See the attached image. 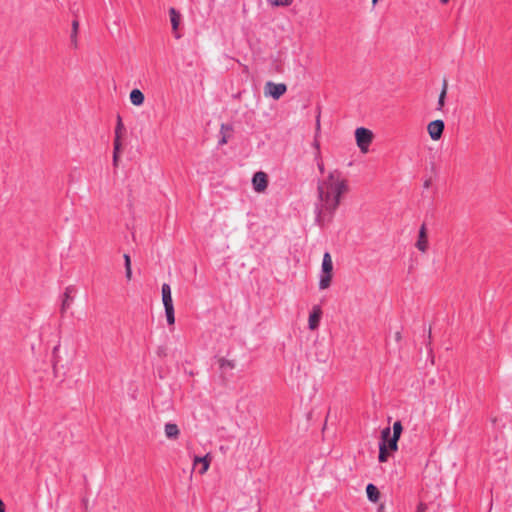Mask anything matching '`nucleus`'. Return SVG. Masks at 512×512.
<instances>
[{
    "instance_id": "1",
    "label": "nucleus",
    "mask_w": 512,
    "mask_h": 512,
    "mask_svg": "<svg viewBox=\"0 0 512 512\" xmlns=\"http://www.w3.org/2000/svg\"><path fill=\"white\" fill-rule=\"evenodd\" d=\"M349 191L348 181L338 170L330 172L326 179L319 181L317 186L319 203L316 206V222L325 226L333 219L342 195Z\"/></svg>"
},
{
    "instance_id": "2",
    "label": "nucleus",
    "mask_w": 512,
    "mask_h": 512,
    "mask_svg": "<svg viewBox=\"0 0 512 512\" xmlns=\"http://www.w3.org/2000/svg\"><path fill=\"white\" fill-rule=\"evenodd\" d=\"M333 262L329 252H325L322 260V274L319 280V288L324 290L331 285Z\"/></svg>"
},
{
    "instance_id": "3",
    "label": "nucleus",
    "mask_w": 512,
    "mask_h": 512,
    "mask_svg": "<svg viewBox=\"0 0 512 512\" xmlns=\"http://www.w3.org/2000/svg\"><path fill=\"white\" fill-rule=\"evenodd\" d=\"M355 138L360 151L363 153L368 152L369 146L373 140L372 131L364 127H359L355 131Z\"/></svg>"
},
{
    "instance_id": "4",
    "label": "nucleus",
    "mask_w": 512,
    "mask_h": 512,
    "mask_svg": "<svg viewBox=\"0 0 512 512\" xmlns=\"http://www.w3.org/2000/svg\"><path fill=\"white\" fill-rule=\"evenodd\" d=\"M287 91L284 83L267 82L265 85V94L270 95L273 99L278 100Z\"/></svg>"
},
{
    "instance_id": "5",
    "label": "nucleus",
    "mask_w": 512,
    "mask_h": 512,
    "mask_svg": "<svg viewBox=\"0 0 512 512\" xmlns=\"http://www.w3.org/2000/svg\"><path fill=\"white\" fill-rule=\"evenodd\" d=\"M445 128V124L443 120L437 119L434 121H431L427 126V131L430 136V138L434 141L439 140L442 135Z\"/></svg>"
},
{
    "instance_id": "6",
    "label": "nucleus",
    "mask_w": 512,
    "mask_h": 512,
    "mask_svg": "<svg viewBox=\"0 0 512 512\" xmlns=\"http://www.w3.org/2000/svg\"><path fill=\"white\" fill-rule=\"evenodd\" d=\"M253 188L256 192H263L268 186V176L263 171H258L252 178Z\"/></svg>"
},
{
    "instance_id": "7",
    "label": "nucleus",
    "mask_w": 512,
    "mask_h": 512,
    "mask_svg": "<svg viewBox=\"0 0 512 512\" xmlns=\"http://www.w3.org/2000/svg\"><path fill=\"white\" fill-rule=\"evenodd\" d=\"M416 247L419 251L425 253L428 249V237H427V228L425 224H422L419 229L418 240L416 242Z\"/></svg>"
},
{
    "instance_id": "8",
    "label": "nucleus",
    "mask_w": 512,
    "mask_h": 512,
    "mask_svg": "<svg viewBox=\"0 0 512 512\" xmlns=\"http://www.w3.org/2000/svg\"><path fill=\"white\" fill-rule=\"evenodd\" d=\"M75 291L74 286L70 285L65 288V292L63 294V300L60 308L61 314H64L66 310L70 307L73 298L71 294Z\"/></svg>"
},
{
    "instance_id": "9",
    "label": "nucleus",
    "mask_w": 512,
    "mask_h": 512,
    "mask_svg": "<svg viewBox=\"0 0 512 512\" xmlns=\"http://www.w3.org/2000/svg\"><path fill=\"white\" fill-rule=\"evenodd\" d=\"M321 315H322V311H321L320 307H318V306L314 307L313 311L309 315V321H308L309 328L311 330H315L316 328H318Z\"/></svg>"
},
{
    "instance_id": "10",
    "label": "nucleus",
    "mask_w": 512,
    "mask_h": 512,
    "mask_svg": "<svg viewBox=\"0 0 512 512\" xmlns=\"http://www.w3.org/2000/svg\"><path fill=\"white\" fill-rule=\"evenodd\" d=\"M233 127L230 124H222L220 128L221 138L218 142L219 145H224L231 138Z\"/></svg>"
},
{
    "instance_id": "11",
    "label": "nucleus",
    "mask_w": 512,
    "mask_h": 512,
    "mask_svg": "<svg viewBox=\"0 0 512 512\" xmlns=\"http://www.w3.org/2000/svg\"><path fill=\"white\" fill-rule=\"evenodd\" d=\"M164 431H165V436L171 440L178 439V437L180 435V430H179L178 426L174 423H166Z\"/></svg>"
},
{
    "instance_id": "12",
    "label": "nucleus",
    "mask_w": 512,
    "mask_h": 512,
    "mask_svg": "<svg viewBox=\"0 0 512 512\" xmlns=\"http://www.w3.org/2000/svg\"><path fill=\"white\" fill-rule=\"evenodd\" d=\"M161 290H162V301H163L164 308L173 306L170 285L167 283H164L162 285Z\"/></svg>"
},
{
    "instance_id": "13",
    "label": "nucleus",
    "mask_w": 512,
    "mask_h": 512,
    "mask_svg": "<svg viewBox=\"0 0 512 512\" xmlns=\"http://www.w3.org/2000/svg\"><path fill=\"white\" fill-rule=\"evenodd\" d=\"M130 101L135 106H141L145 101V96L143 92L139 89H133L130 92Z\"/></svg>"
},
{
    "instance_id": "14",
    "label": "nucleus",
    "mask_w": 512,
    "mask_h": 512,
    "mask_svg": "<svg viewBox=\"0 0 512 512\" xmlns=\"http://www.w3.org/2000/svg\"><path fill=\"white\" fill-rule=\"evenodd\" d=\"M197 464H200V466H201V468L199 469V474L203 475L204 473H206V471L208 470L209 465H210V459H209L208 455H206L204 457L196 456L193 461L194 467Z\"/></svg>"
},
{
    "instance_id": "15",
    "label": "nucleus",
    "mask_w": 512,
    "mask_h": 512,
    "mask_svg": "<svg viewBox=\"0 0 512 512\" xmlns=\"http://www.w3.org/2000/svg\"><path fill=\"white\" fill-rule=\"evenodd\" d=\"M366 493H367V497L368 499L371 501V502H378L379 498H380V492L378 490V488L372 484V483H369L366 487Z\"/></svg>"
},
{
    "instance_id": "16",
    "label": "nucleus",
    "mask_w": 512,
    "mask_h": 512,
    "mask_svg": "<svg viewBox=\"0 0 512 512\" xmlns=\"http://www.w3.org/2000/svg\"><path fill=\"white\" fill-rule=\"evenodd\" d=\"M169 15H170V21H171V25H172V30L175 32L178 30L180 20H181V15L174 7H171L169 9Z\"/></svg>"
},
{
    "instance_id": "17",
    "label": "nucleus",
    "mask_w": 512,
    "mask_h": 512,
    "mask_svg": "<svg viewBox=\"0 0 512 512\" xmlns=\"http://www.w3.org/2000/svg\"><path fill=\"white\" fill-rule=\"evenodd\" d=\"M448 82L446 79L443 80L442 89L438 98L437 110L441 111L445 105V99L447 95Z\"/></svg>"
},
{
    "instance_id": "18",
    "label": "nucleus",
    "mask_w": 512,
    "mask_h": 512,
    "mask_svg": "<svg viewBox=\"0 0 512 512\" xmlns=\"http://www.w3.org/2000/svg\"><path fill=\"white\" fill-rule=\"evenodd\" d=\"M78 31H79V21L75 19L72 21V30H71V35H70L71 44L73 45L74 48L77 47V43H78V41H77Z\"/></svg>"
},
{
    "instance_id": "19",
    "label": "nucleus",
    "mask_w": 512,
    "mask_h": 512,
    "mask_svg": "<svg viewBox=\"0 0 512 512\" xmlns=\"http://www.w3.org/2000/svg\"><path fill=\"white\" fill-rule=\"evenodd\" d=\"M124 131V125L122 122V118L120 115H117V123L115 127V137L114 141L121 142L122 133Z\"/></svg>"
},
{
    "instance_id": "20",
    "label": "nucleus",
    "mask_w": 512,
    "mask_h": 512,
    "mask_svg": "<svg viewBox=\"0 0 512 512\" xmlns=\"http://www.w3.org/2000/svg\"><path fill=\"white\" fill-rule=\"evenodd\" d=\"M389 450L387 449V445L385 443H379V462H386L389 456Z\"/></svg>"
},
{
    "instance_id": "21",
    "label": "nucleus",
    "mask_w": 512,
    "mask_h": 512,
    "mask_svg": "<svg viewBox=\"0 0 512 512\" xmlns=\"http://www.w3.org/2000/svg\"><path fill=\"white\" fill-rule=\"evenodd\" d=\"M113 145H114V151H113V165L115 167L118 166V161H119V154H120V151H121V142H118V141H114L113 142Z\"/></svg>"
},
{
    "instance_id": "22",
    "label": "nucleus",
    "mask_w": 512,
    "mask_h": 512,
    "mask_svg": "<svg viewBox=\"0 0 512 512\" xmlns=\"http://www.w3.org/2000/svg\"><path fill=\"white\" fill-rule=\"evenodd\" d=\"M399 437H396V436H393L388 440L387 442V449L391 452H395L397 451L398 449V441H399Z\"/></svg>"
},
{
    "instance_id": "23",
    "label": "nucleus",
    "mask_w": 512,
    "mask_h": 512,
    "mask_svg": "<svg viewBox=\"0 0 512 512\" xmlns=\"http://www.w3.org/2000/svg\"><path fill=\"white\" fill-rule=\"evenodd\" d=\"M165 314H166L167 323L169 325H173L175 323L174 306L166 307Z\"/></svg>"
},
{
    "instance_id": "24",
    "label": "nucleus",
    "mask_w": 512,
    "mask_h": 512,
    "mask_svg": "<svg viewBox=\"0 0 512 512\" xmlns=\"http://www.w3.org/2000/svg\"><path fill=\"white\" fill-rule=\"evenodd\" d=\"M269 3L276 7H288L293 3V0H268Z\"/></svg>"
},
{
    "instance_id": "25",
    "label": "nucleus",
    "mask_w": 512,
    "mask_h": 512,
    "mask_svg": "<svg viewBox=\"0 0 512 512\" xmlns=\"http://www.w3.org/2000/svg\"><path fill=\"white\" fill-rule=\"evenodd\" d=\"M392 437L390 427H386L381 431V441L380 443L387 444L388 440Z\"/></svg>"
},
{
    "instance_id": "26",
    "label": "nucleus",
    "mask_w": 512,
    "mask_h": 512,
    "mask_svg": "<svg viewBox=\"0 0 512 512\" xmlns=\"http://www.w3.org/2000/svg\"><path fill=\"white\" fill-rule=\"evenodd\" d=\"M402 431H403V426H402L401 421L394 422L392 435L400 438Z\"/></svg>"
},
{
    "instance_id": "27",
    "label": "nucleus",
    "mask_w": 512,
    "mask_h": 512,
    "mask_svg": "<svg viewBox=\"0 0 512 512\" xmlns=\"http://www.w3.org/2000/svg\"><path fill=\"white\" fill-rule=\"evenodd\" d=\"M219 365H220V368L221 369H224V368H230V369H233L235 367V364L233 361L231 360H227L225 358H220L219 359Z\"/></svg>"
},
{
    "instance_id": "28",
    "label": "nucleus",
    "mask_w": 512,
    "mask_h": 512,
    "mask_svg": "<svg viewBox=\"0 0 512 512\" xmlns=\"http://www.w3.org/2000/svg\"><path fill=\"white\" fill-rule=\"evenodd\" d=\"M313 147L316 150L315 158L320 160L321 159V152H320V142L318 140V135H315V139H314V142H313Z\"/></svg>"
},
{
    "instance_id": "29",
    "label": "nucleus",
    "mask_w": 512,
    "mask_h": 512,
    "mask_svg": "<svg viewBox=\"0 0 512 512\" xmlns=\"http://www.w3.org/2000/svg\"><path fill=\"white\" fill-rule=\"evenodd\" d=\"M427 508V504L420 502L417 506L416 512H426Z\"/></svg>"
},
{
    "instance_id": "30",
    "label": "nucleus",
    "mask_w": 512,
    "mask_h": 512,
    "mask_svg": "<svg viewBox=\"0 0 512 512\" xmlns=\"http://www.w3.org/2000/svg\"><path fill=\"white\" fill-rule=\"evenodd\" d=\"M125 276H126V279L128 281L131 280L132 278V270H131V266H128V267H125Z\"/></svg>"
},
{
    "instance_id": "31",
    "label": "nucleus",
    "mask_w": 512,
    "mask_h": 512,
    "mask_svg": "<svg viewBox=\"0 0 512 512\" xmlns=\"http://www.w3.org/2000/svg\"><path fill=\"white\" fill-rule=\"evenodd\" d=\"M320 132V114H318L316 118V135H319Z\"/></svg>"
},
{
    "instance_id": "32",
    "label": "nucleus",
    "mask_w": 512,
    "mask_h": 512,
    "mask_svg": "<svg viewBox=\"0 0 512 512\" xmlns=\"http://www.w3.org/2000/svg\"><path fill=\"white\" fill-rule=\"evenodd\" d=\"M125 267L131 266V259L128 254H124Z\"/></svg>"
},
{
    "instance_id": "33",
    "label": "nucleus",
    "mask_w": 512,
    "mask_h": 512,
    "mask_svg": "<svg viewBox=\"0 0 512 512\" xmlns=\"http://www.w3.org/2000/svg\"><path fill=\"white\" fill-rule=\"evenodd\" d=\"M394 338H395V341L396 342H400L402 340V334L400 331H397L395 334H394Z\"/></svg>"
},
{
    "instance_id": "34",
    "label": "nucleus",
    "mask_w": 512,
    "mask_h": 512,
    "mask_svg": "<svg viewBox=\"0 0 512 512\" xmlns=\"http://www.w3.org/2000/svg\"><path fill=\"white\" fill-rule=\"evenodd\" d=\"M317 165H318V169H319V171H320L321 173H323V172H324V164H323V162H322V161H319Z\"/></svg>"
},
{
    "instance_id": "35",
    "label": "nucleus",
    "mask_w": 512,
    "mask_h": 512,
    "mask_svg": "<svg viewBox=\"0 0 512 512\" xmlns=\"http://www.w3.org/2000/svg\"><path fill=\"white\" fill-rule=\"evenodd\" d=\"M0 512H5V505L1 499H0Z\"/></svg>"
},
{
    "instance_id": "36",
    "label": "nucleus",
    "mask_w": 512,
    "mask_h": 512,
    "mask_svg": "<svg viewBox=\"0 0 512 512\" xmlns=\"http://www.w3.org/2000/svg\"><path fill=\"white\" fill-rule=\"evenodd\" d=\"M429 186H430V181H429V180L425 181V183H424V187H425V188H428Z\"/></svg>"
},
{
    "instance_id": "37",
    "label": "nucleus",
    "mask_w": 512,
    "mask_h": 512,
    "mask_svg": "<svg viewBox=\"0 0 512 512\" xmlns=\"http://www.w3.org/2000/svg\"><path fill=\"white\" fill-rule=\"evenodd\" d=\"M59 346L54 347L53 354L55 355L58 352Z\"/></svg>"
},
{
    "instance_id": "38",
    "label": "nucleus",
    "mask_w": 512,
    "mask_h": 512,
    "mask_svg": "<svg viewBox=\"0 0 512 512\" xmlns=\"http://www.w3.org/2000/svg\"><path fill=\"white\" fill-rule=\"evenodd\" d=\"M449 0H440L442 4H446Z\"/></svg>"
},
{
    "instance_id": "39",
    "label": "nucleus",
    "mask_w": 512,
    "mask_h": 512,
    "mask_svg": "<svg viewBox=\"0 0 512 512\" xmlns=\"http://www.w3.org/2000/svg\"><path fill=\"white\" fill-rule=\"evenodd\" d=\"M373 4H376L378 2V0H372Z\"/></svg>"
}]
</instances>
